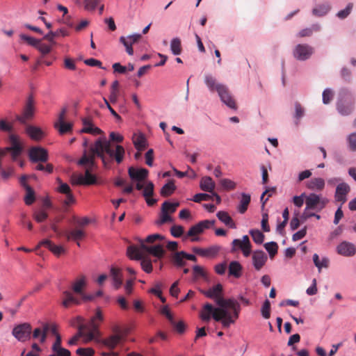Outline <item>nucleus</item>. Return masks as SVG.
<instances>
[{
    "label": "nucleus",
    "instance_id": "obj_59",
    "mask_svg": "<svg viewBox=\"0 0 356 356\" xmlns=\"http://www.w3.org/2000/svg\"><path fill=\"white\" fill-rule=\"evenodd\" d=\"M20 38L26 41L29 45L33 46L35 48L37 47V46H38L39 42H40V40L35 39L33 37L28 36L24 34L20 35Z\"/></svg>",
    "mask_w": 356,
    "mask_h": 356
},
{
    "label": "nucleus",
    "instance_id": "obj_48",
    "mask_svg": "<svg viewBox=\"0 0 356 356\" xmlns=\"http://www.w3.org/2000/svg\"><path fill=\"white\" fill-rule=\"evenodd\" d=\"M55 127L58 128V131L60 134H64L70 131L72 129V124L71 123H66L65 122L56 123Z\"/></svg>",
    "mask_w": 356,
    "mask_h": 356
},
{
    "label": "nucleus",
    "instance_id": "obj_42",
    "mask_svg": "<svg viewBox=\"0 0 356 356\" xmlns=\"http://www.w3.org/2000/svg\"><path fill=\"white\" fill-rule=\"evenodd\" d=\"M47 326H45L44 330H42L40 327L35 328L33 332V337L34 339L40 337V341L44 343L47 339Z\"/></svg>",
    "mask_w": 356,
    "mask_h": 356
},
{
    "label": "nucleus",
    "instance_id": "obj_19",
    "mask_svg": "<svg viewBox=\"0 0 356 356\" xmlns=\"http://www.w3.org/2000/svg\"><path fill=\"white\" fill-rule=\"evenodd\" d=\"M252 259L254 268L257 270H260L266 264L268 257L264 251L257 250L253 252Z\"/></svg>",
    "mask_w": 356,
    "mask_h": 356
},
{
    "label": "nucleus",
    "instance_id": "obj_12",
    "mask_svg": "<svg viewBox=\"0 0 356 356\" xmlns=\"http://www.w3.org/2000/svg\"><path fill=\"white\" fill-rule=\"evenodd\" d=\"M218 305L222 308L231 309L233 311V315L230 314V316L234 320V321L238 318V314L241 310V306L239 303L234 298H228L227 300H219L218 301Z\"/></svg>",
    "mask_w": 356,
    "mask_h": 356
},
{
    "label": "nucleus",
    "instance_id": "obj_49",
    "mask_svg": "<svg viewBox=\"0 0 356 356\" xmlns=\"http://www.w3.org/2000/svg\"><path fill=\"white\" fill-rule=\"evenodd\" d=\"M204 82L211 91L213 92L214 90H216V85L218 83H216V79L213 77L211 75H205Z\"/></svg>",
    "mask_w": 356,
    "mask_h": 356
},
{
    "label": "nucleus",
    "instance_id": "obj_2",
    "mask_svg": "<svg viewBox=\"0 0 356 356\" xmlns=\"http://www.w3.org/2000/svg\"><path fill=\"white\" fill-rule=\"evenodd\" d=\"M200 317L203 321L209 322L211 318L216 321H220L224 327H229L234 323V320L230 316V313L225 308L213 307L210 303H206L200 312Z\"/></svg>",
    "mask_w": 356,
    "mask_h": 356
},
{
    "label": "nucleus",
    "instance_id": "obj_26",
    "mask_svg": "<svg viewBox=\"0 0 356 356\" xmlns=\"http://www.w3.org/2000/svg\"><path fill=\"white\" fill-rule=\"evenodd\" d=\"M132 140L133 143L138 151L144 150L147 145V140L145 136L142 134H134Z\"/></svg>",
    "mask_w": 356,
    "mask_h": 356
},
{
    "label": "nucleus",
    "instance_id": "obj_62",
    "mask_svg": "<svg viewBox=\"0 0 356 356\" xmlns=\"http://www.w3.org/2000/svg\"><path fill=\"white\" fill-rule=\"evenodd\" d=\"M171 234L176 237H180L184 233V227L181 225H173L170 228Z\"/></svg>",
    "mask_w": 356,
    "mask_h": 356
},
{
    "label": "nucleus",
    "instance_id": "obj_56",
    "mask_svg": "<svg viewBox=\"0 0 356 356\" xmlns=\"http://www.w3.org/2000/svg\"><path fill=\"white\" fill-rule=\"evenodd\" d=\"M353 7V4L352 3H349L345 9L339 11L337 14V16L340 19L346 18L349 14L350 13Z\"/></svg>",
    "mask_w": 356,
    "mask_h": 356
},
{
    "label": "nucleus",
    "instance_id": "obj_60",
    "mask_svg": "<svg viewBox=\"0 0 356 356\" xmlns=\"http://www.w3.org/2000/svg\"><path fill=\"white\" fill-rule=\"evenodd\" d=\"M275 191V188H266V191L262 193L261 196V202L262 203V208L264 207V204L268 201V197L272 195V193Z\"/></svg>",
    "mask_w": 356,
    "mask_h": 356
},
{
    "label": "nucleus",
    "instance_id": "obj_55",
    "mask_svg": "<svg viewBox=\"0 0 356 356\" xmlns=\"http://www.w3.org/2000/svg\"><path fill=\"white\" fill-rule=\"evenodd\" d=\"M6 150L11 152V156L13 160H15L22 153V148L21 145H15L6 147Z\"/></svg>",
    "mask_w": 356,
    "mask_h": 356
},
{
    "label": "nucleus",
    "instance_id": "obj_57",
    "mask_svg": "<svg viewBox=\"0 0 356 356\" xmlns=\"http://www.w3.org/2000/svg\"><path fill=\"white\" fill-rule=\"evenodd\" d=\"M141 267L143 270L146 272L147 273H150L152 271V261L149 259L142 258L141 259Z\"/></svg>",
    "mask_w": 356,
    "mask_h": 356
},
{
    "label": "nucleus",
    "instance_id": "obj_45",
    "mask_svg": "<svg viewBox=\"0 0 356 356\" xmlns=\"http://www.w3.org/2000/svg\"><path fill=\"white\" fill-rule=\"evenodd\" d=\"M253 241L257 244H261L264 239V234L259 229H252L250 231Z\"/></svg>",
    "mask_w": 356,
    "mask_h": 356
},
{
    "label": "nucleus",
    "instance_id": "obj_34",
    "mask_svg": "<svg viewBox=\"0 0 356 356\" xmlns=\"http://www.w3.org/2000/svg\"><path fill=\"white\" fill-rule=\"evenodd\" d=\"M111 276L115 289H119L122 284V278L120 270L115 267L111 268Z\"/></svg>",
    "mask_w": 356,
    "mask_h": 356
},
{
    "label": "nucleus",
    "instance_id": "obj_1",
    "mask_svg": "<svg viewBox=\"0 0 356 356\" xmlns=\"http://www.w3.org/2000/svg\"><path fill=\"white\" fill-rule=\"evenodd\" d=\"M124 153L125 150L122 146L117 145L114 149L111 142L105 137L99 138L88 150L83 151V156L78 161V165L86 167L83 175L86 185L99 184L96 176L91 173L95 167V156L100 158L104 166H106L111 159H115L118 163H120L123 161Z\"/></svg>",
    "mask_w": 356,
    "mask_h": 356
},
{
    "label": "nucleus",
    "instance_id": "obj_63",
    "mask_svg": "<svg viewBox=\"0 0 356 356\" xmlns=\"http://www.w3.org/2000/svg\"><path fill=\"white\" fill-rule=\"evenodd\" d=\"M76 354L81 356H92L95 354V350L90 348H79L76 350Z\"/></svg>",
    "mask_w": 356,
    "mask_h": 356
},
{
    "label": "nucleus",
    "instance_id": "obj_36",
    "mask_svg": "<svg viewBox=\"0 0 356 356\" xmlns=\"http://www.w3.org/2000/svg\"><path fill=\"white\" fill-rule=\"evenodd\" d=\"M250 200L251 197L250 195L246 193L241 194V199L237 208L240 213H244L247 211Z\"/></svg>",
    "mask_w": 356,
    "mask_h": 356
},
{
    "label": "nucleus",
    "instance_id": "obj_14",
    "mask_svg": "<svg viewBox=\"0 0 356 356\" xmlns=\"http://www.w3.org/2000/svg\"><path fill=\"white\" fill-rule=\"evenodd\" d=\"M350 188L345 182L340 183L336 188L334 199L337 202H341V206L347 201V195L349 193Z\"/></svg>",
    "mask_w": 356,
    "mask_h": 356
},
{
    "label": "nucleus",
    "instance_id": "obj_20",
    "mask_svg": "<svg viewBox=\"0 0 356 356\" xmlns=\"http://www.w3.org/2000/svg\"><path fill=\"white\" fill-rule=\"evenodd\" d=\"M222 291V286L220 284L215 285L207 291H201L207 298L214 299L217 305L219 300H225L221 296Z\"/></svg>",
    "mask_w": 356,
    "mask_h": 356
},
{
    "label": "nucleus",
    "instance_id": "obj_61",
    "mask_svg": "<svg viewBox=\"0 0 356 356\" xmlns=\"http://www.w3.org/2000/svg\"><path fill=\"white\" fill-rule=\"evenodd\" d=\"M212 199V196L206 193H197L193 196V201L200 202L202 201H209Z\"/></svg>",
    "mask_w": 356,
    "mask_h": 356
},
{
    "label": "nucleus",
    "instance_id": "obj_10",
    "mask_svg": "<svg viewBox=\"0 0 356 356\" xmlns=\"http://www.w3.org/2000/svg\"><path fill=\"white\" fill-rule=\"evenodd\" d=\"M213 224H214V220L210 221V220H206L201 221V222H198L197 224L192 226L189 229V230L187 233L186 237L187 236L192 237L191 240L193 242L197 241L199 240V238L197 237L196 236L202 233L205 229H208L211 225H213Z\"/></svg>",
    "mask_w": 356,
    "mask_h": 356
},
{
    "label": "nucleus",
    "instance_id": "obj_35",
    "mask_svg": "<svg viewBox=\"0 0 356 356\" xmlns=\"http://www.w3.org/2000/svg\"><path fill=\"white\" fill-rule=\"evenodd\" d=\"M69 35V33L67 30L64 29H60L56 31H50L47 34L44 36V39L48 40L52 44H55L54 38L59 35L67 36Z\"/></svg>",
    "mask_w": 356,
    "mask_h": 356
},
{
    "label": "nucleus",
    "instance_id": "obj_31",
    "mask_svg": "<svg viewBox=\"0 0 356 356\" xmlns=\"http://www.w3.org/2000/svg\"><path fill=\"white\" fill-rule=\"evenodd\" d=\"M331 9L330 3H323L317 5L312 10V14L316 17H323L327 15Z\"/></svg>",
    "mask_w": 356,
    "mask_h": 356
},
{
    "label": "nucleus",
    "instance_id": "obj_54",
    "mask_svg": "<svg viewBox=\"0 0 356 356\" xmlns=\"http://www.w3.org/2000/svg\"><path fill=\"white\" fill-rule=\"evenodd\" d=\"M172 221V217L169 214L161 211L160 214V218L158 220H156L155 223L156 225L160 226L161 225H163L167 222H170Z\"/></svg>",
    "mask_w": 356,
    "mask_h": 356
},
{
    "label": "nucleus",
    "instance_id": "obj_58",
    "mask_svg": "<svg viewBox=\"0 0 356 356\" xmlns=\"http://www.w3.org/2000/svg\"><path fill=\"white\" fill-rule=\"evenodd\" d=\"M154 184L152 181H148L146 184L143 190V196L145 197H150L154 195Z\"/></svg>",
    "mask_w": 356,
    "mask_h": 356
},
{
    "label": "nucleus",
    "instance_id": "obj_46",
    "mask_svg": "<svg viewBox=\"0 0 356 356\" xmlns=\"http://www.w3.org/2000/svg\"><path fill=\"white\" fill-rule=\"evenodd\" d=\"M320 26L318 24H314L311 28H307L305 29L301 30L298 33L299 37H306V36H310L313 33L314 31H320Z\"/></svg>",
    "mask_w": 356,
    "mask_h": 356
},
{
    "label": "nucleus",
    "instance_id": "obj_41",
    "mask_svg": "<svg viewBox=\"0 0 356 356\" xmlns=\"http://www.w3.org/2000/svg\"><path fill=\"white\" fill-rule=\"evenodd\" d=\"M179 206V202L172 203L168 201H165L162 204L161 211L170 215L174 213Z\"/></svg>",
    "mask_w": 356,
    "mask_h": 356
},
{
    "label": "nucleus",
    "instance_id": "obj_51",
    "mask_svg": "<svg viewBox=\"0 0 356 356\" xmlns=\"http://www.w3.org/2000/svg\"><path fill=\"white\" fill-rule=\"evenodd\" d=\"M261 312L265 319H268L270 317V302L268 299L264 301Z\"/></svg>",
    "mask_w": 356,
    "mask_h": 356
},
{
    "label": "nucleus",
    "instance_id": "obj_23",
    "mask_svg": "<svg viewBox=\"0 0 356 356\" xmlns=\"http://www.w3.org/2000/svg\"><path fill=\"white\" fill-rule=\"evenodd\" d=\"M122 334H112L101 341V343L111 350H113L121 341Z\"/></svg>",
    "mask_w": 356,
    "mask_h": 356
},
{
    "label": "nucleus",
    "instance_id": "obj_39",
    "mask_svg": "<svg viewBox=\"0 0 356 356\" xmlns=\"http://www.w3.org/2000/svg\"><path fill=\"white\" fill-rule=\"evenodd\" d=\"M184 252L180 251L173 254L172 257V261L175 265L177 267L184 266L186 264V258L184 257Z\"/></svg>",
    "mask_w": 356,
    "mask_h": 356
},
{
    "label": "nucleus",
    "instance_id": "obj_44",
    "mask_svg": "<svg viewBox=\"0 0 356 356\" xmlns=\"http://www.w3.org/2000/svg\"><path fill=\"white\" fill-rule=\"evenodd\" d=\"M26 190V195L24 197V202L26 205L32 204L35 200V192L33 189L30 186H27Z\"/></svg>",
    "mask_w": 356,
    "mask_h": 356
},
{
    "label": "nucleus",
    "instance_id": "obj_25",
    "mask_svg": "<svg viewBox=\"0 0 356 356\" xmlns=\"http://www.w3.org/2000/svg\"><path fill=\"white\" fill-rule=\"evenodd\" d=\"M26 131L29 137L34 140H40L44 136V133L42 130L35 126H28Z\"/></svg>",
    "mask_w": 356,
    "mask_h": 356
},
{
    "label": "nucleus",
    "instance_id": "obj_32",
    "mask_svg": "<svg viewBox=\"0 0 356 356\" xmlns=\"http://www.w3.org/2000/svg\"><path fill=\"white\" fill-rule=\"evenodd\" d=\"M250 244V241L249 237L247 235L243 236L242 239H234L232 241V252H235L237 248L240 250H243L244 247L249 245Z\"/></svg>",
    "mask_w": 356,
    "mask_h": 356
},
{
    "label": "nucleus",
    "instance_id": "obj_29",
    "mask_svg": "<svg viewBox=\"0 0 356 356\" xmlns=\"http://www.w3.org/2000/svg\"><path fill=\"white\" fill-rule=\"evenodd\" d=\"M86 286V277L84 275H81L79 278H77L72 283V288L74 293H76L77 294H82Z\"/></svg>",
    "mask_w": 356,
    "mask_h": 356
},
{
    "label": "nucleus",
    "instance_id": "obj_15",
    "mask_svg": "<svg viewBox=\"0 0 356 356\" xmlns=\"http://www.w3.org/2000/svg\"><path fill=\"white\" fill-rule=\"evenodd\" d=\"M140 38V34H134L127 37L121 36L120 38V42L125 47L127 53L129 55L132 56L134 54L132 45L134 43L138 42Z\"/></svg>",
    "mask_w": 356,
    "mask_h": 356
},
{
    "label": "nucleus",
    "instance_id": "obj_13",
    "mask_svg": "<svg viewBox=\"0 0 356 356\" xmlns=\"http://www.w3.org/2000/svg\"><path fill=\"white\" fill-rule=\"evenodd\" d=\"M314 53V49L311 46L304 44H298L293 51L294 57L300 60H305L310 58Z\"/></svg>",
    "mask_w": 356,
    "mask_h": 356
},
{
    "label": "nucleus",
    "instance_id": "obj_37",
    "mask_svg": "<svg viewBox=\"0 0 356 356\" xmlns=\"http://www.w3.org/2000/svg\"><path fill=\"white\" fill-rule=\"evenodd\" d=\"M85 236V232L81 229H73L66 232L65 234V236L67 241H79L84 238Z\"/></svg>",
    "mask_w": 356,
    "mask_h": 356
},
{
    "label": "nucleus",
    "instance_id": "obj_33",
    "mask_svg": "<svg viewBox=\"0 0 356 356\" xmlns=\"http://www.w3.org/2000/svg\"><path fill=\"white\" fill-rule=\"evenodd\" d=\"M176 190V186L175 181L170 179L167 184H165L161 189V195L163 197H168L171 195Z\"/></svg>",
    "mask_w": 356,
    "mask_h": 356
},
{
    "label": "nucleus",
    "instance_id": "obj_52",
    "mask_svg": "<svg viewBox=\"0 0 356 356\" xmlns=\"http://www.w3.org/2000/svg\"><path fill=\"white\" fill-rule=\"evenodd\" d=\"M37 163V165L34 168V169L35 170L44 171L47 173H51L53 172L54 166L52 164L47 163L46 165H44V163Z\"/></svg>",
    "mask_w": 356,
    "mask_h": 356
},
{
    "label": "nucleus",
    "instance_id": "obj_9",
    "mask_svg": "<svg viewBox=\"0 0 356 356\" xmlns=\"http://www.w3.org/2000/svg\"><path fill=\"white\" fill-rule=\"evenodd\" d=\"M28 156L33 163H46L49 159L47 150L40 146L31 147L29 150Z\"/></svg>",
    "mask_w": 356,
    "mask_h": 356
},
{
    "label": "nucleus",
    "instance_id": "obj_8",
    "mask_svg": "<svg viewBox=\"0 0 356 356\" xmlns=\"http://www.w3.org/2000/svg\"><path fill=\"white\" fill-rule=\"evenodd\" d=\"M32 327L29 323L19 324L14 327L12 334L19 341L25 342L31 339Z\"/></svg>",
    "mask_w": 356,
    "mask_h": 356
},
{
    "label": "nucleus",
    "instance_id": "obj_27",
    "mask_svg": "<svg viewBox=\"0 0 356 356\" xmlns=\"http://www.w3.org/2000/svg\"><path fill=\"white\" fill-rule=\"evenodd\" d=\"M193 251L198 255L202 257H214L217 254L219 251V248L213 246L207 249L200 248H194Z\"/></svg>",
    "mask_w": 356,
    "mask_h": 356
},
{
    "label": "nucleus",
    "instance_id": "obj_53",
    "mask_svg": "<svg viewBox=\"0 0 356 356\" xmlns=\"http://www.w3.org/2000/svg\"><path fill=\"white\" fill-rule=\"evenodd\" d=\"M33 217L37 222L40 223L44 222L48 218V213L42 209L35 211L33 214Z\"/></svg>",
    "mask_w": 356,
    "mask_h": 356
},
{
    "label": "nucleus",
    "instance_id": "obj_50",
    "mask_svg": "<svg viewBox=\"0 0 356 356\" xmlns=\"http://www.w3.org/2000/svg\"><path fill=\"white\" fill-rule=\"evenodd\" d=\"M71 184L74 186H86L84 182L83 175L73 174L70 177Z\"/></svg>",
    "mask_w": 356,
    "mask_h": 356
},
{
    "label": "nucleus",
    "instance_id": "obj_43",
    "mask_svg": "<svg viewBox=\"0 0 356 356\" xmlns=\"http://www.w3.org/2000/svg\"><path fill=\"white\" fill-rule=\"evenodd\" d=\"M170 49L173 54L179 55L181 53V40L178 38H173L170 42Z\"/></svg>",
    "mask_w": 356,
    "mask_h": 356
},
{
    "label": "nucleus",
    "instance_id": "obj_38",
    "mask_svg": "<svg viewBox=\"0 0 356 356\" xmlns=\"http://www.w3.org/2000/svg\"><path fill=\"white\" fill-rule=\"evenodd\" d=\"M313 261L314 265L318 268V271L321 272L322 268H327L329 267L330 259L327 257H323L321 261L317 254L313 255Z\"/></svg>",
    "mask_w": 356,
    "mask_h": 356
},
{
    "label": "nucleus",
    "instance_id": "obj_5",
    "mask_svg": "<svg viewBox=\"0 0 356 356\" xmlns=\"http://www.w3.org/2000/svg\"><path fill=\"white\" fill-rule=\"evenodd\" d=\"M328 202L327 198H322L316 193H310L305 197V211L308 209H316L319 211L326 206Z\"/></svg>",
    "mask_w": 356,
    "mask_h": 356
},
{
    "label": "nucleus",
    "instance_id": "obj_7",
    "mask_svg": "<svg viewBox=\"0 0 356 356\" xmlns=\"http://www.w3.org/2000/svg\"><path fill=\"white\" fill-rule=\"evenodd\" d=\"M355 99L349 94H345L337 102V108L342 115H348L354 110Z\"/></svg>",
    "mask_w": 356,
    "mask_h": 356
},
{
    "label": "nucleus",
    "instance_id": "obj_64",
    "mask_svg": "<svg viewBox=\"0 0 356 356\" xmlns=\"http://www.w3.org/2000/svg\"><path fill=\"white\" fill-rule=\"evenodd\" d=\"M348 142L350 150L356 151V133H353L348 136Z\"/></svg>",
    "mask_w": 356,
    "mask_h": 356
},
{
    "label": "nucleus",
    "instance_id": "obj_21",
    "mask_svg": "<svg viewBox=\"0 0 356 356\" xmlns=\"http://www.w3.org/2000/svg\"><path fill=\"white\" fill-rule=\"evenodd\" d=\"M40 246L46 247L56 256H59L65 252V250L63 246L56 245L49 239H44L40 241L37 248H39Z\"/></svg>",
    "mask_w": 356,
    "mask_h": 356
},
{
    "label": "nucleus",
    "instance_id": "obj_17",
    "mask_svg": "<svg viewBox=\"0 0 356 356\" xmlns=\"http://www.w3.org/2000/svg\"><path fill=\"white\" fill-rule=\"evenodd\" d=\"M83 127L81 129V133L90 134L92 135H99L103 134V131L98 127L93 126L92 118L88 116L82 119Z\"/></svg>",
    "mask_w": 356,
    "mask_h": 356
},
{
    "label": "nucleus",
    "instance_id": "obj_11",
    "mask_svg": "<svg viewBox=\"0 0 356 356\" xmlns=\"http://www.w3.org/2000/svg\"><path fill=\"white\" fill-rule=\"evenodd\" d=\"M216 91L218 92L222 102L225 103L227 106L233 109L236 108V102L230 95L229 91L226 86L223 84H217Z\"/></svg>",
    "mask_w": 356,
    "mask_h": 356
},
{
    "label": "nucleus",
    "instance_id": "obj_4",
    "mask_svg": "<svg viewBox=\"0 0 356 356\" xmlns=\"http://www.w3.org/2000/svg\"><path fill=\"white\" fill-rule=\"evenodd\" d=\"M138 242L140 243L139 247L132 245L127 248V255L131 259H141L143 258V252L151 254L159 259H161L164 256L165 250L162 245H156L148 246L145 245V241L142 239H139Z\"/></svg>",
    "mask_w": 356,
    "mask_h": 356
},
{
    "label": "nucleus",
    "instance_id": "obj_30",
    "mask_svg": "<svg viewBox=\"0 0 356 356\" xmlns=\"http://www.w3.org/2000/svg\"><path fill=\"white\" fill-rule=\"evenodd\" d=\"M200 186L204 191L213 193L215 188V183L211 177L206 176L201 179Z\"/></svg>",
    "mask_w": 356,
    "mask_h": 356
},
{
    "label": "nucleus",
    "instance_id": "obj_40",
    "mask_svg": "<svg viewBox=\"0 0 356 356\" xmlns=\"http://www.w3.org/2000/svg\"><path fill=\"white\" fill-rule=\"evenodd\" d=\"M242 266L238 261H232L229 266V274L238 278L241 275Z\"/></svg>",
    "mask_w": 356,
    "mask_h": 356
},
{
    "label": "nucleus",
    "instance_id": "obj_22",
    "mask_svg": "<svg viewBox=\"0 0 356 356\" xmlns=\"http://www.w3.org/2000/svg\"><path fill=\"white\" fill-rule=\"evenodd\" d=\"M305 186L312 191H321L325 188V181L320 177L312 178L305 182Z\"/></svg>",
    "mask_w": 356,
    "mask_h": 356
},
{
    "label": "nucleus",
    "instance_id": "obj_24",
    "mask_svg": "<svg viewBox=\"0 0 356 356\" xmlns=\"http://www.w3.org/2000/svg\"><path fill=\"white\" fill-rule=\"evenodd\" d=\"M81 304V300L74 296L72 292L69 291H65L63 293V301L62 305L67 308L72 305H79Z\"/></svg>",
    "mask_w": 356,
    "mask_h": 356
},
{
    "label": "nucleus",
    "instance_id": "obj_28",
    "mask_svg": "<svg viewBox=\"0 0 356 356\" xmlns=\"http://www.w3.org/2000/svg\"><path fill=\"white\" fill-rule=\"evenodd\" d=\"M219 220H220L222 223H224L226 226L232 228L236 229V226L233 219L229 215V213L226 211H218L216 214Z\"/></svg>",
    "mask_w": 356,
    "mask_h": 356
},
{
    "label": "nucleus",
    "instance_id": "obj_3",
    "mask_svg": "<svg viewBox=\"0 0 356 356\" xmlns=\"http://www.w3.org/2000/svg\"><path fill=\"white\" fill-rule=\"evenodd\" d=\"M104 321V315L99 308L96 309L95 314L91 317L87 325H81L75 335L79 339L84 337L86 342L91 341L100 335L99 327Z\"/></svg>",
    "mask_w": 356,
    "mask_h": 356
},
{
    "label": "nucleus",
    "instance_id": "obj_47",
    "mask_svg": "<svg viewBox=\"0 0 356 356\" xmlns=\"http://www.w3.org/2000/svg\"><path fill=\"white\" fill-rule=\"evenodd\" d=\"M264 248L269 253L270 258H273L277 252L278 245L275 242L266 243L264 244Z\"/></svg>",
    "mask_w": 356,
    "mask_h": 356
},
{
    "label": "nucleus",
    "instance_id": "obj_6",
    "mask_svg": "<svg viewBox=\"0 0 356 356\" xmlns=\"http://www.w3.org/2000/svg\"><path fill=\"white\" fill-rule=\"evenodd\" d=\"M35 113V101L33 96L30 95L26 102L22 115H17V120L20 123L25 124L29 120H31Z\"/></svg>",
    "mask_w": 356,
    "mask_h": 356
},
{
    "label": "nucleus",
    "instance_id": "obj_16",
    "mask_svg": "<svg viewBox=\"0 0 356 356\" xmlns=\"http://www.w3.org/2000/svg\"><path fill=\"white\" fill-rule=\"evenodd\" d=\"M128 174L133 181H143L147 178L149 171L145 168L130 167L128 169Z\"/></svg>",
    "mask_w": 356,
    "mask_h": 356
},
{
    "label": "nucleus",
    "instance_id": "obj_18",
    "mask_svg": "<svg viewBox=\"0 0 356 356\" xmlns=\"http://www.w3.org/2000/svg\"><path fill=\"white\" fill-rule=\"evenodd\" d=\"M337 252L344 257H352L356 253V248L352 243L343 241L337 245Z\"/></svg>",
    "mask_w": 356,
    "mask_h": 356
}]
</instances>
